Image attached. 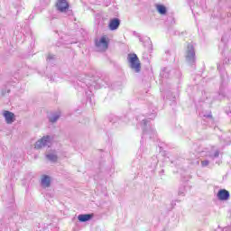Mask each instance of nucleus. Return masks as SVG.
Here are the masks:
<instances>
[{"label": "nucleus", "instance_id": "nucleus-22", "mask_svg": "<svg viewBox=\"0 0 231 231\" xmlns=\"http://www.w3.org/2000/svg\"><path fill=\"white\" fill-rule=\"evenodd\" d=\"M152 118H154V115L152 116Z\"/></svg>", "mask_w": 231, "mask_h": 231}, {"label": "nucleus", "instance_id": "nucleus-12", "mask_svg": "<svg viewBox=\"0 0 231 231\" xmlns=\"http://www.w3.org/2000/svg\"><path fill=\"white\" fill-rule=\"evenodd\" d=\"M156 10L161 15H165V14H167V7L163 5H157Z\"/></svg>", "mask_w": 231, "mask_h": 231}, {"label": "nucleus", "instance_id": "nucleus-8", "mask_svg": "<svg viewBox=\"0 0 231 231\" xmlns=\"http://www.w3.org/2000/svg\"><path fill=\"white\" fill-rule=\"evenodd\" d=\"M3 116L5 118L6 124H14L15 122V114L8 110L3 112Z\"/></svg>", "mask_w": 231, "mask_h": 231}, {"label": "nucleus", "instance_id": "nucleus-2", "mask_svg": "<svg viewBox=\"0 0 231 231\" xmlns=\"http://www.w3.org/2000/svg\"><path fill=\"white\" fill-rule=\"evenodd\" d=\"M186 62L189 66H194L196 64V51L194 50V45L189 43L185 54Z\"/></svg>", "mask_w": 231, "mask_h": 231}, {"label": "nucleus", "instance_id": "nucleus-9", "mask_svg": "<svg viewBox=\"0 0 231 231\" xmlns=\"http://www.w3.org/2000/svg\"><path fill=\"white\" fill-rule=\"evenodd\" d=\"M119 27H120V19L113 18L112 20H110L108 24L109 30L113 32L115 30H118Z\"/></svg>", "mask_w": 231, "mask_h": 231}, {"label": "nucleus", "instance_id": "nucleus-16", "mask_svg": "<svg viewBox=\"0 0 231 231\" xmlns=\"http://www.w3.org/2000/svg\"><path fill=\"white\" fill-rule=\"evenodd\" d=\"M209 158H211L212 160H216V158H219V151L217 150L213 155L210 154Z\"/></svg>", "mask_w": 231, "mask_h": 231}, {"label": "nucleus", "instance_id": "nucleus-6", "mask_svg": "<svg viewBox=\"0 0 231 231\" xmlns=\"http://www.w3.org/2000/svg\"><path fill=\"white\" fill-rule=\"evenodd\" d=\"M56 8L59 10V12L64 13L68 12L69 9V4H68V1L66 0H58L56 4Z\"/></svg>", "mask_w": 231, "mask_h": 231}, {"label": "nucleus", "instance_id": "nucleus-21", "mask_svg": "<svg viewBox=\"0 0 231 231\" xmlns=\"http://www.w3.org/2000/svg\"><path fill=\"white\" fill-rule=\"evenodd\" d=\"M176 73H177L178 77H181V72H180V70H177Z\"/></svg>", "mask_w": 231, "mask_h": 231}, {"label": "nucleus", "instance_id": "nucleus-14", "mask_svg": "<svg viewBox=\"0 0 231 231\" xmlns=\"http://www.w3.org/2000/svg\"><path fill=\"white\" fill-rule=\"evenodd\" d=\"M59 118H60L59 115H53L49 117V122H51V124H55V122H57V120H59Z\"/></svg>", "mask_w": 231, "mask_h": 231}, {"label": "nucleus", "instance_id": "nucleus-19", "mask_svg": "<svg viewBox=\"0 0 231 231\" xmlns=\"http://www.w3.org/2000/svg\"><path fill=\"white\" fill-rule=\"evenodd\" d=\"M53 59H55V56L51 54H49L47 57V60H53Z\"/></svg>", "mask_w": 231, "mask_h": 231}, {"label": "nucleus", "instance_id": "nucleus-4", "mask_svg": "<svg viewBox=\"0 0 231 231\" xmlns=\"http://www.w3.org/2000/svg\"><path fill=\"white\" fill-rule=\"evenodd\" d=\"M51 145V136L46 135L38 140L34 144V149H42V147H50Z\"/></svg>", "mask_w": 231, "mask_h": 231}, {"label": "nucleus", "instance_id": "nucleus-10", "mask_svg": "<svg viewBox=\"0 0 231 231\" xmlns=\"http://www.w3.org/2000/svg\"><path fill=\"white\" fill-rule=\"evenodd\" d=\"M42 187H43V189H48L51 186V178L48 175H43L42 177Z\"/></svg>", "mask_w": 231, "mask_h": 231}, {"label": "nucleus", "instance_id": "nucleus-20", "mask_svg": "<svg viewBox=\"0 0 231 231\" xmlns=\"http://www.w3.org/2000/svg\"><path fill=\"white\" fill-rule=\"evenodd\" d=\"M223 231H231V226L224 227Z\"/></svg>", "mask_w": 231, "mask_h": 231}, {"label": "nucleus", "instance_id": "nucleus-7", "mask_svg": "<svg viewBox=\"0 0 231 231\" xmlns=\"http://www.w3.org/2000/svg\"><path fill=\"white\" fill-rule=\"evenodd\" d=\"M217 198L220 201H228L230 199V192L226 189H220L217 194Z\"/></svg>", "mask_w": 231, "mask_h": 231}, {"label": "nucleus", "instance_id": "nucleus-17", "mask_svg": "<svg viewBox=\"0 0 231 231\" xmlns=\"http://www.w3.org/2000/svg\"><path fill=\"white\" fill-rule=\"evenodd\" d=\"M210 162L208 160L201 161V167H208Z\"/></svg>", "mask_w": 231, "mask_h": 231}, {"label": "nucleus", "instance_id": "nucleus-13", "mask_svg": "<svg viewBox=\"0 0 231 231\" xmlns=\"http://www.w3.org/2000/svg\"><path fill=\"white\" fill-rule=\"evenodd\" d=\"M46 159L49 160V162H51L52 163H56L57 160H59V157L55 153H48L45 155Z\"/></svg>", "mask_w": 231, "mask_h": 231}, {"label": "nucleus", "instance_id": "nucleus-11", "mask_svg": "<svg viewBox=\"0 0 231 231\" xmlns=\"http://www.w3.org/2000/svg\"><path fill=\"white\" fill-rule=\"evenodd\" d=\"M93 218L92 214H81L79 215L78 219L80 221V223H86L87 221H90V219Z\"/></svg>", "mask_w": 231, "mask_h": 231}, {"label": "nucleus", "instance_id": "nucleus-5", "mask_svg": "<svg viewBox=\"0 0 231 231\" xmlns=\"http://www.w3.org/2000/svg\"><path fill=\"white\" fill-rule=\"evenodd\" d=\"M97 51H106L109 48V42H107V37L102 36L99 41H96Z\"/></svg>", "mask_w": 231, "mask_h": 231}, {"label": "nucleus", "instance_id": "nucleus-1", "mask_svg": "<svg viewBox=\"0 0 231 231\" xmlns=\"http://www.w3.org/2000/svg\"><path fill=\"white\" fill-rule=\"evenodd\" d=\"M127 60L131 69L135 71V73H140V71H142V63H140V59L135 53L128 54Z\"/></svg>", "mask_w": 231, "mask_h": 231}, {"label": "nucleus", "instance_id": "nucleus-3", "mask_svg": "<svg viewBox=\"0 0 231 231\" xmlns=\"http://www.w3.org/2000/svg\"><path fill=\"white\" fill-rule=\"evenodd\" d=\"M141 125L143 127V137L148 136L150 138V140H152V138H154L156 136V131H154V128L151 127V125H149V120H143L141 123Z\"/></svg>", "mask_w": 231, "mask_h": 231}, {"label": "nucleus", "instance_id": "nucleus-18", "mask_svg": "<svg viewBox=\"0 0 231 231\" xmlns=\"http://www.w3.org/2000/svg\"><path fill=\"white\" fill-rule=\"evenodd\" d=\"M179 196H185V188H181L178 192Z\"/></svg>", "mask_w": 231, "mask_h": 231}, {"label": "nucleus", "instance_id": "nucleus-15", "mask_svg": "<svg viewBox=\"0 0 231 231\" xmlns=\"http://www.w3.org/2000/svg\"><path fill=\"white\" fill-rule=\"evenodd\" d=\"M171 78V69L165 67L164 68V79H170Z\"/></svg>", "mask_w": 231, "mask_h": 231}]
</instances>
